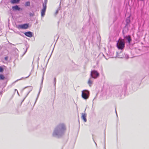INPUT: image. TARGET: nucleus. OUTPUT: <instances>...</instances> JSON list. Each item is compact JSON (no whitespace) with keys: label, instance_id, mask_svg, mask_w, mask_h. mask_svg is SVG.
<instances>
[{"label":"nucleus","instance_id":"25","mask_svg":"<svg viewBox=\"0 0 149 149\" xmlns=\"http://www.w3.org/2000/svg\"><path fill=\"white\" fill-rule=\"evenodd\" d=\"M2 92L1 91L0 92V95H2Z\"/></svg>","mask_w":149,"mask_h":149},{"label":"nucleus","instance_id":"2","mask_svg":"<svg viewBox=\"0 0 149 149\" xmlns=\"http://www.w3.org/2000/svg\"><path fill=\"white\" fill-rule=\"evenodd\" d=\"M125 44L124 39L119 38L117 42L116 45L119 49L123 50L125 47Z\"/></svg>","mask_w":149,"mask_h":149},{"label":"nucleus","instance_id":"24","mask_svg":"<svg viewBox=\"0 0 149 149\" xmlns=\"http://www.w3.org/2000/svg\"><path fill=\"white\" fill-rule=\"evenodd\" d=\"M30 89L31 90V91L32 89V87L31 86H29Z\"/></svg>","mask_w":149,"mask_h":149},{"label":"nucleus","instance_id":"3","mask_svg":"<svg viewBox=\"0 0 149 149\" xmlns=\"http://www.w3.org/2000/svg\"><path fill=\"white\" fill-rule=\"evenodd\" d=\"M89 96V92L88 91L85 90L82 91L81 96L84 99L86 100L88 99Z\"/></svg>","mask_w":149,"mask_h":149},{"label":"nucleus","instance_id":"21","mask_svg":"<svg viewBox=\"0 0 149 149\" xmlns=\"http://www.w3.org/2000/svg\"><path fill=\"white\" fill-rule=\"evenodd\" d=\"M5 59L6 61H7L8 59V56H6L5 57Z\"/></svg>","mask_w":149,"mask_h":149},{"label":"nucleus","instance_id":"1","mask_svg":"<svg viewBox=\"0 0 149 149\" xmlns=\"http://www.w3.org/2000/svg\"><path fill=\"white\" fill-rule=\"evenodd\" d=\"M66 130L65 124L61 123L57 125L55 128L52 133L54 137L59 138L63 135Z\"/></svg>","mask_w":149,"mask_h":149},{"label":"nucleus","instance_id":"10","mask_svg":"<svg viewBox=\"0 0 149 149\" xmlns=\"http://www.w3.org/2000/svg\"><path fill=\"white\" fill-rule=\"evenodd\" d=\"M86 113H82V116L81 117V118L85 122H86L87 121V120L86 118Z\"/></svg>","mask_w":149,"mask_h":149},{"label":"nucleus","instance_id":"20","mask_svg":"<svg viewBox=\"0 0 149 149\" xmlns=\"http://www.w3.org/2000/svg\"><path fill=\"white\" fill-rule=\"evenodd\" d=\"M54 85L55 86V85H56V79L55 78H54Z\"/></svg>","mask_w":149,"mask_h":149},{"label":"nucleus","instance_id":"6","mask_svg":"<svg viewBox=\"0 0 149 149\" xmlns=\"http://www.w3.org/2000/svg\"><path fill=\"white\" fill-rule=\"evenodd\" d=\"M90 75L91 78L96 79L98 77L99 74L97 71L93 70L91 71Z\"/></svg>","mask_w":149,"mask_h":149},{"label":"nucleus","instance_id":"17","mask_svg":"<svg viewBox=\"0 0 149 149\" xmlns=\"http://www.w3.org/2000/svg\"><path fill=\"white\" fill-rule=\"evenodd\" d=\"M60 8H58V9L57 10H56V11L55 13V15H56L58 14V11L60 10Z\"/></svg>","mask_w":149,"mask_h":149},{"label":"nucleus","instance_id":"23","mask_svg":"<svg viewBox=\"0 0 149 149\" xmlns=\"http://www.w3.org/2000/svg\"><path fill=\"white\" fill-rule=\"evenodd\" d=\"M92 110L93 112H94V110H95V108H93V107L92 108Z\"/></svg>","mask_w":149,"mask_h":149},{"label":"nucleus","instance_id":"29","mask_svg":"<svg viewBox=\"0 0 149 149\" xmlns=\"http://www.w3.org/2000/svg\"><path fill=\"white\" fill-rule=\"evenodd\" d=\"M122 91H123V90L122 89H121V90H120V92H122Z\"/></svg>","mask_w":149,"mask_h":149},{"label":"nucleus","instance_id":"22","mask_svg":"<svg viewBox=\"0 0 149 149\" xmlns=\"http://www.w3.org/2000/svg\"><path fill=\"white\" fill-rule=\"evenodd\" d=\"M44 71L43 72V76H42V82H43V76H44Z\"/></svg>","mask_w":149,"mask_h":149},{"label":"nucleus","instance_id":"31","mask_svg":"<svg viewBox=\"0 0 149 149\" xmlns=\"http://www.w3.org/2000/svg\"><path fill=\"white\" fill-rule=\"evenodd\" d=\"M103 56H104V57H105V56H104V55L103 54Z\"/></svg>","mask_w":149,"mask_h":149},{"label":"nucleus","instance_id":"33","mask_svg":"<svg viewBox=\"0 0 149 149\" xmlns=\"http://www.w3.org/2000/svg\"><path fill=\"white\" fill-rule=\"evenodd\" d=\"M104 148H105V149H106V148H105V147Z\"/></svg>","mask_w":149,"mask_h":149},{"label":"nucleus","instance_id":"27","mask_svg":"<svg viewBox=\"0 0 149 149\" xmlns=\"http://www.w3.org/2000/svg\"><path fill=\"white\" fill-rule=\"evenodd\" d=\"M116 115H117V112H116Z\"/></svg>","mask_w":149,"mask_h":149},{"label":"nucleus","instance_id":"28","mask_svg":"<svg viewBox=\"0 0 149 149\" xmlns=\"http://www.w3.org/2000/svg\"><path fill=\"white\" fill-rule=\"evenodd\" d=\"M140 0L142 1H144L145 0Z\"/></svg>","mask_w":149,"mask_h":149},{"label":"nucleus","instance_id":"7","mask_svg":"<svg viewBox=\"0 0 149 149\" xmlns=\"http://www.w3.org/2000/svg\"><path fill=\"white\" fill-rule=\"evenodd\" d=\"M29 27L28 24H24L21 25H19L17 26V28L19 29H27Z\"/></svg>","mask_w":149,"mask_h":149},{"label":"nucleus","instance_id":"5","mask_svg":"<svg viewBox=\"0 0 149 149\" xmlns=\"http://www.w3.org/2000/svg\"><path fill=\"white\" fill-rule=\"evenodd\" d=\"M47 3V0H45L44 3H43V8L42 9L41 12V16L42 17H43L45 14V12L46 10Z\"/></svg>","mask_w":149,"mask_h":149},{"label":"nucleus","instance_id":"11","mask_svg":"<svg viewBox=\"0 0 149 149\" xmlns=\"http://www.w3.org/2000/svg\"><path fill=\"white\" fill-rule=\"evenodd\" d=\"M12 8L13 10H19L20 9L22 10V9H21L17 5H16L12 7Z\"/></svg>","mask_w":149,"mask_h":149},{"label":"nucleus","instance_id":"15","mask_svg":"<svg viewBox=\"0 0 149 149\" xmlns=\"http://www.w3.org/2000/svg\"><path fill=\"white\" fill-rule=\"evenodd\" d=\"M40 89H41V88H40V91H39V93H38V96H37V98H36V101H35V104L36 103V101H37V99H38V97H39V94H40V91H41V90H40Z\"/></svg>","mask_w":149,"mask_h":149},{"label":"nucleus","instance_id":"14","mask_svg":"<svg viewBox=\"0 0 149 149\" xmlns=\"http://www.w3.org/2000/svg\"><path fill=\"white\" fill-rule=\"evenodd\" d=\"M30 5V2L29 1H27L26 2L25 4V6H29Z\"/></svg>","mask_w":149,"mask_h":149},{"label":"nucleus","instance_id":"9","mask_svg":"<svg viewBox=\"0 0 149 149\" xmlns=\"http://www.w3.org/2000/svg\"><path fill=\"white\" fill-rule=\"evenodd\" d=\"M24 34L27 36L31 37L33 36V33L30 31L26 32Z\"/></svg>","mask_w":149,"mask_h":149},{"label":"nucleus","instance_id":"26","mask_svg":"<svg viewBox=\"0 0 149 149\" xmlns=\"http://www.w3.org/2000/svg\"><path fill=\"white\" fill-rule=\"evenodd\" d=\"M15 91H17V93H18V95H19V94L18 92V91H17V90H16V89H15Z\"/></svg>","mask_w":149,"mask_h":149},{"label":"nucleus","instance_id":"13","mask_svg":"<svg viewBox=\"0 0 149 149\" xmlns=\"http://www.w3.org/2000/svg\"><path fill=\"white\" fill-rule=\"evenodd\" d=\"M20 0H11L10 2L12 3H16L20 1Z\"/></svg>","mask_w":149,"mask_h":149},{"label":"nucleus","instance_id":"32","mask_svg":"<svg viewBox=\"0 0 149 149\" xmlns=\"http://www.w3.org/2000/svg\"><path fill=\"white\" fill-rule=\"evenodd\" d=\"M30 91L29 92V93H28V94L29 93H30Z\"/></svg>","mask_w":149,"mask_h":149},{"label":"nucleus","instance_id":"12","mask_svg":"<svg viewBox=\"0 0 149 149\" xmlns=\"http://www.w3.org/2000/svg\"><path fill=\"white\" fill-rule=\"evenodd\" d=\"M91 77L89 78L88 81V84L89 85V86H91L93 83V81L91 80Z\"/></svg>","mask_w":149,"mask_h":149},{"label":"nucleus","instance_id":"30","mask_svg":"<svg viewBox=\"0 0 149 149\" xmlns=\"http://www.w3.org/2000/svg\"><path fill=\"white\" fill-rule=\"evenodd\" d=\"M30 75H29L27 77H26V78H27Z\"/></svg>","mask_w":149,"mask_h":149},{"label":"nucleus","instance_id":"16","mask_svg":"<svg viewBox=\"0 0 149 149\" xmlns=\"http://www.w3.org/2000/svg\"><path fill=\"white\" fill-rule=\"evenodd\" d=\"M4 79V76L2 74H0V79Z\"/></svg>","mask_w":149,"mask_h":149},{"label":"nucleus","instance_id":"8","mask_svg":"<svg viewBox=\"0 0 149 149\" xmlns=\"http://www.w3.org/2000/svg\"><path fill=\"white\" fill-rule=\"evenodd\" d=\"M126 32H126L125 31V33H124V34H123L124 37V39L125 40H127L128 43L129 44H130V42H131V40H132L131 37L130 35L125 36V34Z\"/></svg>","mask_w":149,"mask_h":149},{"label":"nucleus","instance_id":"4","mask_svg":"<svg viewBox=\"0 0 149 149\" xmlns=\"http://www.w3.org/2000/svg\"><path fill=\"white\" fill-rule=\"evenodd\" d=\"M130 16H129L128 17H127L126 19V25L125 26V27L124 28L123 31V34H124L125 33V31L126 32H127L128 29V28L127 27V25L128 24H129L130 22Z\"/></svg>","mask_w":149,"mask_h":149},{"label":"nucleus","instance_id":"19","mask_svg":"<svg viewBox=\"0 0 149 149\" xmlns=\"http://www.w3.org/2000/svg\"><path fill=\"white\" fill-rule=\"evenodd\" d=\"M3 71V68L1 67H0V72H2Z\"/></svg>","mask_w":149,"mask_h":149},{"label":"nucleus","instance_id":"18","mask_svg":"<svg viewBox=\"0 0 149 149\" xmlns=\"http://www.w3.org/2000/svg\"><path fill=\"white\" fill-rule=\"evenodd\" d=\"M117 54H116V56L117 57L119 58H122V57L120 56V55H118V54L117 52H116Z\"/></svg>","mask_w":149,"mask_h":149}]
</instances>
